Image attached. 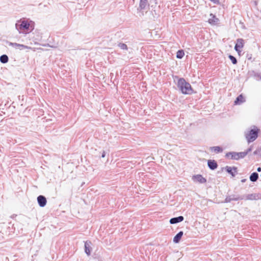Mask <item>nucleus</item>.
Returning <instances> with one entry per match:
<instances>
[{
    "label": "nucleus",
    "instance_id": "1",
    "mask_svg": "<svg viewBox=\"0 0 261 261\" xmlns=\"http://www.w3.org/2000/svg\"><path fill=\"white\" fill-rule=\"evenodd\" d=\"M177 87L181 93L184 94H190L193 92L191 85L183 78H180L178 80Z\"/></svg>",
    "mask_w": 261,
    "mask_h": 261
},
{
    "label": "nucleus",
    "instance_id": "2",
    "mask_svg": "<svg viewBox=\"0 0 261 261\" xmlns=\"http://www.w3.org/2000/svg\"><path fill=\"white\" fill-rule=\"evenodd\" d=\"M30 24L25 20L18 21L15 24V28L19 34L26 35L29 33Z\"/></svg>",
    "mask_w": 261,
    "mask_h": 261
},
{
    "label": "nucleus",
    "instance_id": "3",
    "mask_svg": "<svg viewBox=\"0 0 261 261\" xmlns=\"http://www.w3.org/2000/svg\"><path fill=\"white\" fill-rule=\"evenodd\" d=\"M247 154V152H229L226 154V156L229 158L231 159L238 160L241 158H244Z\"/></svg>",
    "mask_w": 261,
    "mask_h": 261
},
{
    "label": "nucleus",
    "instance_id": "4",
    "mask_svg": "<svg viewBox=\"0 0 261 261\" xmlns=\"http://www.w3.org/2000/svg\"><path fill=\"white\" fill-rule=\"evenodd\" d=\"M257 129H252L248 133H246L245 136L248 143L254 141L257 137Z\"/></svg>",
    "mask_w": 261,
    "mask_h": 261
},
{
    "label": "nucleus",
    "instance_id": "5",
    "mask_svg": "<svg viewBox=\"0 0 261 261\" xmlns=\"http://www.w3.org/2000/svg\"><path fill=\"white\" fill-rule=\"evenodd\" d=\"M244 44V41L243 39H238L237 40L234 49L239 54L241 52V49L243 47Z\"/></svg>",
    "mask_w": 261,
    "mask_h": 261
},
{
    "label": "nucleus",
    "instance_id": "6",
    "mask_svg": "<svg viewBox=\"0 0 261 261\" xmlns=\"http://www.w3.org/2000/svg\"><path fill=\"white\" fill-rule=\"evenodd\" d=\"M192 180L195 182H199L203 184L206 182V180L205 178L203 177L201 175L197 174L193 175L192 177Z\"/></svg>",
    "mask_w": 261,
    "mask_h": 261
},
{
    "label": "nucleus",
    "instance_id": "7",
    "mask_svg": "<svg viewBox=\"0 0 261 261\" xmlns=\"http://www.w3.org/2000/svg\"><path fill=\"white\" fill-rule=\"evenodd\" d=\"M8 45L13 47L19 48L20 50L23 49H31V48L28 46L24 45L23 44H20L17 43L9 42Z\"/></svg>",
    "mask_w": 261,
    "mask_h": 261
},
{
    "label": "nucleus",
    "instance_id": "8",
    "mask_svg": "<svg viewBox=\"0 0 261 261\" xmlns=\"http://www.w3.org/2000/svg\"><path fill=\"white\" fill-rule=\"evenodd\" d=\"M37 201L40 207H44L47 202L45 196L43 195H39L37 197Z\"/></svg>",
    "mask_w": 261,
    "mask_h": 261
},
{
    "label": "nucleus",
    "instance_id": "9",
    "mask_svg": "<svg viewBox=\"0 0 261 261\" xmlns=\"http://www.w3.org/2000/svg\"><path fill=\"white\" fill-rule=\"evenodd\" d=\"M260 198V195L255 193L248 194L245 196L246 200H256L259 199Z\"/></svg>",
    "mask_w": 261,
    "mask_h": 261
},
{
    "label": "nucleus",
    "instance_id": "10",
    "mask_svg": "<svg viewBox=\"0 0 261 261\" xmlns=\"http://www.w3.org/2000/svg\"><path fill=\"white\" fill-rule=\"evenodd\" d=\"M244 199V197H240L239 196H235L234 195L232 196H229L226 197V198L225 199V202H230L231 201L234 200L237 201L239 199Z\"/></svg>",
    "mask_w": 261,
    "mask_h": 261
},
{
    "label": "nucleus",
    "instance_id": "11",
    "mask_svg": "<svg viewBox=\"0 0 261 261\" xmlns=\"http://www.w3.org/2000/svg\"><path fill=\"white\" fill-rule=\"evenodd\" d=\"M210 17L211 18H209L208 20L210 24L212 25H215L218 23L219 19L217 18L215 15H214L213 14H211Z\"/></svg>",
    "mask_w": 261,
    "mask_h": 261
},
{
    "label": "nucleus",
    "instance_id": "12",
    "mask_svg": "<svg viewBox=\"0 0 261 261\" xmlns=\"http://www.w3.org/2000/svg\"><path fill=\"white\" fill-rule=\"evenodd\" d=\"M183 220H184V217L182 216H179L177 217L171 218L170 220V223L171 224H173L177 223L178 222H180L182 221Z\"/></svg>",
    "mask_w": 261,
    "mask_h": 261
},
{
    "label": "nucleus",
    "instance_id": "13",
    "mask_svg": "<svg viewBox=\"0 0 261 261\" xmlns=\"http://www.w3.org/2000/svg\"><path fill=\"white\" fill-rule=\"evenodd\" d=\"M207 165L208 167L212 170L216 169L218 166L217 162L214 160L208 161Z\"/></svg>",
    "mask_w": 261,
    "mask_h": 261
},
{
    "label": "nucleus",
    "instance_id": "14",
    "mask_svg": "<svg viewBox=\"0 0 261 261\" xmlns=\"http://www.w3.org/2000/svg\"><path fill=\"white\" fill-rule=\"evenodd\" d=\"M91 242L86 241L85 243V253L88 255H90L91 253Z\"/></svg>",
    "mask_w": 261,
    "mask_h": 261
},
{
    "label": "nucleus",
    "instance_id": "15",
    "mask_svg": "<svg viewBox=\"0 0 261 261\" xmlns=\"http://www.w3.org/2000/svg\"><path fill=\"white\" fill-rule=\"evenodd\" d=\"M245 98L243 97V96L241 94L238 97L236 98V100L234 101V104L235 105H241L244 102H245Z\"/></svg>",
    "mask_w": 261,
    "mask_h": 261
},
{
    "label": "nucleus",
    "instance_id": "16",
    "mask_svg": "<svg viewBox=\"0 0 261 261\" xmlns=\"http://www.w3.org/2000/svg\"><path fill=\"white\" fill-rule=\"evenodd\" d=\"M226 171L228 173L230 174L232 176H234L235 173L237 172V168L235 167H231L229 166L226 167Z\"/></svg>",
    "mask_w": 261,
    "mask_h": 261
},
{
    "label": "nucleus",
    "instance_id": "17",
    "mask_svg": "<svg viewBox=\"0 0 261 261\" xmlns=\"http://www.w3.org/2000/svg\"><path fill=\"white\" fill-rule=\"evenodd\" d=\"M183 235V232H179L173 238V242L175 243H178L179 242L182 236Z\"/></svg>",
    "mask_w": 261,
    "mask_h": 261
},
{
    "label": "nucleus",
    "instance_id": "18",
    "mask_svg": "<svg viewBox=\"0 0 261 261\" xmlns=\"http://www.w3.org/2000/svg\"><path fill=\"white\" fill-rule=\"evenodd\" d=\"M258 178V174L256 172H253L250 176V180L251 181L255 182L256 181Z\"/></svg>",
    "mask_w": 261,
    "mask_h": 261
},
{
    "label": "nucleus",
    "instance_id": "19",
    "mask_svg": "<svg viewBox=\"0 0 261 261\" xmlns=\"http://www.w3.org/2000/svg\"><path fill=\"white\" fill-rule=\"evenodd\" d=\"M147 4V0H140L139 8L141 10L144 9L146 7Z\"/></svg>",
    "mask_w": 261,
    "mask_h": 261
},
{
    "label": "nucleus",
    "instance_id": "20",
    "mask_svg": "<svg viewBox=\"0 0 261 261\" xmlns=\"http://www.w3.org/2000/svg\"><path fill=\"white\" fill-rule=\"evenodd\" d=\"M210 150L216 153L221 152L223 149L219 146H214L210 148Z\"/></svg>",
    "mask_w": 261,
    "mask_h": 261
},
{
    "label": "nucleus",
    "instance_id": "21",
    "mask_svg": "<svg viewBox=\"0 0 261 261\" xmlns=\"http://www.w3.org/2000/svg\"><path fill=\"white\" fill-rule=\"evenodd\" d=\"M9 61V58L6 55H3L0 57V61L2 63H6Z\"/></svg>",
    "mask_w": 261,
    "mask_h": 261
},
{
    "label": "nucleus",
    "instance_id": "22",
    "mask_svg": "<svg viewBox=\"0 0 261 261\" xmlns=\"http://www.w3.org/2000/svg\"><path fill=\"white\" fill-rule=\"evenodd\" d=\"M185 55L184 51L182 50H179L177 52L176 57L178 59H181Z\"/></svg>",
    "mask_w": 261,
    "mask_h": 261
},
{
    "label": "nucleus",
    "instance_id": "23",
    "mask_svg": "<svg viewBox=\"0 0 261 261\" xmlns=\"http://www.w3.org/2000/svg\"><path fill=\"white\" fill-rule=\"evenodd\" d=\"M118 46L122 50H127V45L124 44V43H119L118 44Z\"/></svg>",
    "mask_w": 261,
    "mask_h": 261
},
{
    "label": "nucleus",
    "instance_id": "24",
    "mask_svg": "<svg viewBox=\"0 0 261 261\" xmlns=\"http://www.w3.org/2000/svg\"><path fill=\"white\" fill-rule=\"evenodd\" d=\"M228 58L231 61L232 63L233 64H236L237 63V60L236 58L234 57H233V56L229 55L228 56Z\"/></svg>",
    "mask_w": 261,
    "mask_h": 261
},
{
    "label": "nucleus",
    "instance_id": "25",
    "mask_svg": "<svg viewBox=\"0 0 261 261\" xmlns=\"http://www.w3.org/2000/svg\"><path fill=\"white\" fill-rule=\"evenodd\" d=\"M252 146H250V148H249L246 151H244V152H247V153H248L249 152L251 151L252 150Z\"/></svg>",
    "mask_w": 261,
    "mask_h": 261
},
{
    "label": "nucleus",
    "instance_id": "26",
    "mask_svg": "<svg viewBox=\"0 0 261 261\" xmlns=\"http://www.w3.org/2000/svg\"><path fill=\"white\" fill-rule=\"evenodd\" d=\"M258 150H256L255 151H254L253 152V154H257L258 153Z\"/></svg>",
    "mask_w": 261,
    "mask_h": 261
},
{
    "label": "nucleus",
    "instance_id": "27",
    "mask_svg": "<svg viewBox=\"0 0 261 261\" xmlns=\"http://www.w3.org/2000/svg\"><path fill=\"white\" fill-rule=\"evenodd\" d=\"M257 171L258 172H260L261 171V168L260 167H258L257 169Z\"/></svg>",
    "mask_w": 261,
    "mask_h": 261
},
{
    "label": "nucleus",
    "instance_id": "28",
    "mask_svg": "<svg viewBox=\"0 0 261 261\" xmlns=\"http://www.w3.org/2000/svg\"><path fill=\"white\" fill-rule=\"evenodd\" d=\"M102 156V158H104V157L105 156V153H103V154H102V156Z\"/></svg>",
    "mask_w": 261,
    "mask_h": 261
},
{
    "label": "nucleus",
    "instance_id": "29",
    "mask_svg": "<svg viewBox=\"0 0 261 261\" xmlns=\"http://www.w3.org/2000/svg\"><path fill=\"white\" fill-rule=\"evenodd\" d=\"M245 180H246V179H242V182H245Z\"/></svg>",
    "mask_w": 261,
    "mask_h": 261
},
{
    "label": "nucleus",
    "instance_id": "30",
    "mask_svg": "<svg viewBox=\"0 0 261 261\" xmlns=\"http://www.w3.org/2000/svg\"><path fill=\"white\" fill-rule=\"evenodd\" d=\"M32 31H33V29H31V30H29V33L31 32Z\"/></svg>",
    "mask_w": 261,
    "mask_h": 261
},
{
    "label": "nucleus",
    "instance_id": "31",
    "mask_svg": "<svg viewBox=\"0 0 261 261\" xmlns=\"http://www.w3.org/2000/svg\"><path fill=\"white\" fill-rule=\"evenodd\" d=\"M260 79L261 80V76H260Z\"/></svg>",
    "mask_w": 261,
    "mask_h": 261
},
{
    "label": "nucleus",
    "instance_id": "32",
    "mask_svg": "<svg viewBox=\"0 0 261 261\" xmlns=\"http://www.w3.org/2000/svg\"><path fill=\"white\" fill-rule=\"evenodd\" d=\"M260 176H261V174H260Z\"/></svg>",
    "mask_w": 261,
    "mask_h": 261
}]
</instances>
